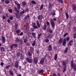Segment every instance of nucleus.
Listing matches in <instances>:
<instances>
[{"label": "nucleus", "mask_w": 76, "mask_h": 76, "mask_svg": "<svg viewBox=\"0 0 76 76\" xmlns=\"http://www.w3.org/2000/svg\"><path fill=\"white\" fill-rule=\"evenodd\" d=\"M48 50L49 51H51L52 50V47L51 46V45H49L48 46Z\"/></svg>", "instance_id": "393cba45"}, {"label": "nucleus", "mask_w": 76, "mask_h": 76, "mask_svg": "<svg viewBox=\"0 0 76 76\" xmlns=\"http://www.w3.org/2000/svg\"><path fill=\"white\" fill-rule=\"evenodd\" d=\"M32 36H33V38L35 39H36V34H35V33H32Z\"/></svg>", "instance_id": "a878e982"}, {"label": "nucleus", "mask_w": 76, "mask_h": 76, "mask_svg": "<svg viewBox=\"0 0 76 76\" xmlns=\"http://www.w3.org/2000/svg\"><path fill=\"white\" fill-rule=\"evenodd\" d=\"M2 42L4 44L5 43V42H6V39H5V37H4V36L2 37Z\"/></svg>", "instance_id": "4468645a"}, {"label": "nucleus", "mask_w": 76, "mask_h": 76, "mask_svg": "<svg viewBox=\"0 0 76 76\" xmlns=\"http://www.w3.org/2000/svg\"><path fill=\"white\" fill-rule=\"evenodd\" d=\"M27 18H30V15H26V16H25V17H24V19L25 20H27Z\"/></svg>", "instance_id": "2eb2a0df"}, {"label": "nucleus", "mask_w": 76, "mask_h": 76, "mask_svg": "<svg viewBox=\"0 0 76 76\" xmlns=\"http://www.w3.org/2000/svg\"><path fill=\"white\" fill-rule=\"evenodd\" d=\"M41 33H40L39 34H38V39H39V38L41 37Z\"/></svg>", "instance_id": "c9c22d12"}, {"label": "nucleus", "mask_w": 76, "mask_h": 76, "mask_svg": "<svg viewBox=\"0 0 76 76\" xmlns=\"http://www.w3.org/2000/svg\"><path fill=\"white\" fill-rule=\"evenodd\" d=\"M50 22L51 26L52 27V28H55V23H54V21L53 20H51Z\"/></svg>", "instance_id": "39448f33"}, {"label": "nucleus", "mask_w": 76, "mask_h": 76, "mask_svg": "<svg viewBox=\"0 0 76 76\" xmlns=\"http://www.w3.org/2000/svg\"><path fill=\"white\" fill-rule=\"evenodd\" d=\"M15 41L17 43H19V42H20V39H18V37L16 39Z\"/></svg>", "instance_id": "473e14b6"}, {"label": "nucleus", "mask_w": 76, "mask_h": 76, "mask_svg": "<svg viewBox=\"0 0 76 76\" xmlns=\"http://www.w3.org/2000/svg\"><path fill=\"white\" fill-rule=\"evenodd\" d=\"M28 41V38L24 39V43L25 42H26Z\"/></svg>", "instance_id": "3c124183"}, {"label": "nucleus", "mask_w": 76, "mask_h": 76, "mask_svg": "<svg viewBox=\"0 0 76 76\" xmlns=\"http://www.w3.org/2000/svg\"><path fill=\"white\" fill-rule=\"evenodd\" d=\"M25 12H24L23 11L21 12L19 14V16H22L23 15V13H24Z\"/></svg>", "instance_id": "7c9ffc66"}, {"label": "nucleus", "mask_w": 76, "mask_h": 76, "mask_svg": "<svg viewBox=\"0 0 76 76\" xmlns=\"http://www.w3.org/2000/svg\"><path fill=\"white\" fill-rule=\"evenodd\" d=\"M35 42H36L35 40H34L33 41V43L32 44V45L33 47H34V46L35 45Z\"/></svg>", "instance_id": "ea45409f"}, {"label": "nucleus", "mask_w": 76, "mask_h": 76, "mask_svg": "<svg viewBox=\"0 0 76 76\" xmlns=\"http://www.w3.org/2000/svg\"><path fill=\"white\" fill-rule=\"evenodd\" d=\"M38 60V59L37 58V57H36L34 58V64H37V60Z\"/></svg>", "instance_id": "1a4fd4ad"}, {"label": "nucleus", "mask_w": 76, "mask_h": 76, "mask_svg": "<svg viewBox=\"0 0 76 76\" xmlns=\"http://www.w3.org/2000/svg\"><path fill=\"white\" fill-rule=\"evenodd\" d=\"M30 43L29 42H27L26 44L27 46H29L30 45Z\"/></svg>", "instance_id": "0e129e2a"}, {"label": "nucleus", "mask_w": 76, "mask_h": 76, "mask_svg": "<svg viewBox=\"0 0 76 76\" xmlns=\"http://www.w3.org/2000/svg\"><path fill=\"white\" fill-rule=\"evenodd\" d=\"M53 4H51L50 3H49V8L48 9L50 10H51L52 9H53Z\"/></svg>", "instance_id": "9d476101"}, {"label": "nucleus", "mask_w": 76, "mask_h": 76, "mask_svg": "<svg viewBox=\"0 0 76 76\" xmlns=\"http://www.w3.org/2000/svg\"><path fill=\"white\" fill-rule=\"evenodd\" d=\"M66 44V39H64L62 41V45H65Z\"/></svg>", "instance_id": "f3484780"}, {"label": "nucleus", "mask_w": 76, "mask_h": 76, "mask_svg": "<svg viewBox=\"0 0 76 76\" xmlns=\"http://www.w3.org/2000/svg\"><path fill=\"white\" fill-rule=\"evenodd\" d=\"M26 28L27 29V28H28V26H29V24H28V23H26Z\"/></svg>", "instance_id": "de8ad7c7"}, {"label": "nucleus", "mask_w": 76, "mask_h": 76, "mask_svg": "<svg viewBox=\"0 0 76 76\" xmlns=\"http://www.w3.org/2000/svg\"><path fill=\"white\" fill-rule=\"evenodd\" d=\"M15 32L16 34L18 35V34H20V33L21 32V31L20 30H17L15 31Z\"/></svg>", "instance_id": "5701e85b"}, {"label": "nucleus", "mask_w": 76, "mask_h": 76, "mask_svg": "<svg viewBox=\"0 0 76 76\" xmlns=\"http://www.w3.org/2000/svg\"><path fill=\"white\" fill-rule=\"evenodd\" d=\"M39 73H44V70L41 69L39 71Z\"/></svg>", "instance_id": "09e8293b"}, {"label": "nucleus", "mask_w": 76, "mask_h": 76, "mask_svg": "<svg viewBox=\"0 0 76 76\" xmlns=\"http://www.w3.org/2000/svg\"><path fill=\"white\" fill-rule=\"evenodd\" d=\"M12 45L14 47H15V48H16L18 47V45L16 44H13Z\"/></svg>", "instance_id": "c03bdc74"}, {"label": "nucleus", "mask_w": 76, "mask_h": 76, "mask_svg": "<svg viewBox=\"0 0 76 76\" xmlns=\"http://www.w3.org/2000/svg\"><path fill=\"white\" fill-rule=\"evenodd\" d=\"M20 55V53H17V54H16V57H19Z\"/></svg>", "instance_id": "13d9d810"}, {"label": "nucleus", "mask_w": 76, "mask_h": 76, "mask_svg": "<svg viewBox=\"0 0 76 76\" xmlns=\"http://www.w3.org/2000/svg\"><path fill=\"white\" fill-rule=\"evenodd\" d=\"M66 39L67 41H69V39H70V38H69V37H67L66 38Z\"/></svg>", "instance_id": "69168bd1"}, {"label": "nucleus", "mask_w": 76, "mask_h": 76, "mask_svg": "<svg viewBox=\"0 0 76 76\" xmlns=\"http://www.w3.org/2000/svg\"><path fill=\"white\" fill-rule=\"evenodd\" d=\"M44 61L43 59H42L39 62V63L40 64H44Z\"/></svg>", "instance_id": "c85d7f7f"}, {"label": "nucleus", "mask_w": 76, "mask_h": 76, "mask_svg": "<svg viewBox=\"0 0 76 76\" xmlns=\"http://www.w3.org/2000/svg\"><path fill=\"white\" fill-rule=\"evenodd\" d=\"M57 58V54L56 53L55 55L54 60H56Z\"/></svg>", "instance_id": "f704fd0d"}, {"label": "nucleus", "mask_w": 76, "mask_h": 76, "mask_svg": "<svg viewBox=\"0 0 76 76\" xmlns=\"http://www.w3.org/2000/svg\"><path fill=\"white\" fill-rule=\"evenodd\" d=\"M20 58L21 60H23V55L22 53L20 54Z\"/></svg>", "instance_id": "cd10ccee"}, {"label": "nucleus", "mask_w": 76, "mask_h": 76, "mask_svg": "<svg viewBox=\"0 0 76 76\" xmlns=\"http://www.w3.org/2000/svg\"><path fill=\"white\" fill-rule=\"evenodd\" d=\"M73 61L71 60V67L72 68H73L75 71H76V64H74Z\"/></svg>", "instance_id": "20e7f679"}, {"label": "nucleus", "mask_w": 76, "mask_h": 76, "mask_svg": "<svg viewBox=\"0 0 76 76\" xmlns=\"http://www.w3.org/2000/svg\"><path fill=\"white\" fill-rule=\"evenodd\" d=\"M22 5L23 7H25V6L26 5V3L25 1H24L22 3Z\"/></svg>", "instance_id": "412c9836"}, {"label": "nucleus", "mask_w": 76, "mask_h": 76, "mask_svg": "<svg viewBox=\"0 0 76 76\" xmlns=\"http://www.w3.org/2000/svg\"><path fill=\"white\" fill-rule=\"evenodd\" d=\"M20 41V45H22V44H23V40H21Z\"/></svg>", "instance_id": "6e6d98bb"}, {"label": "nucleus", "mask_w": 76, "mask_h": 76, "mask_svg": "<svg viewBox=\"0 0 76 76\" xmlns=\"http://www.w3.org/2000/svg\"><path fill=\"white\" fill-rule=\"evenodd\" d=\"M46 57H47V56L45 55L43 58H42V59H43L44 61L46 59Z\"/></svg>", "instance_id": "5fc2aeb1"}, {"label": "nucleus", "mask_w": 76, "mask_h": 76, "mask_svg": "<svg viewBox=\"0 0 76 76\" xmlns=\"http://www.w3.org/2000/svg\"><path fill=\"white\" fill-rule=\"evenodd\" d=\"M1 50L2 52L5 51V50H4V47H1Z\"/></svg>", "instance_id": "58836bf2"}, {"label": "nucleus", "mask_w": 76, "mask_h": 76, "mask_svg": "<svg viewBox=\"0 0 76 76\" xmlns=\"http://www.w3.org/2000/svg\"><path fill=\"white\" fill-rule=\"evenodd\" d=\"M16 6L17 10H20V4H19L16 5Z\"/></svg>", "instance_id": "6ab92c4d"}, {"label": "nucleus", "mask_w": 76, "mask_h": 76, "mask_svg": "<svg viewBox=\"0 0 76 76\" xmlns=\"http://www.w3.org/2000/svg\"><path fill=\"white\" fill-rule=\"evenodd\" d=\"M43 18V16L42 15H39L38 17V19H42Z\"/></svg>", "instance_id": "dca6fc26"}, {"label": "nucleus", "mask_w": 76, "mask_h": 76, "mask_svg": "<svg viewBox=\"0 0 76 76\" xmlns=\"http://www.w3.org/2000/svg\"><path fill=\"white\" fill-rule=\"evenodd\" d=\"M13 47L14 46H13V44L10 46V48L11 50H12V49H13Z\"/></svg>", "instance_id": "4d7b16f0"}, {"label": "nucleus", "mask_w": 76, "mask_h": 76, "mask_svg": "<svg viewBox=\"0 0 76 76\" xmlns=\"http://www.w3.org/2000/svg\"><path fill=\"white\" fill-rule=\"evenodd\" d=\"M13 19V16H11L10 17H9V19L10 20H12Z\"/></svg>", "instance_id": "a18cd8bd"}, {"label": "nucleus", "mask_w": 76, "mask_h": 76, "mask_svg": "<svg viewBox=\"0 0 76 76\" xmlns=\"http://www.w3.org/2000/svg\"><path fill=\"white\" fill-rule=\"evenodd\" d=\"M69 63V60L67 59H66L62 63V65L64 66V67L63 68V72H64L66 70V68H67V64Z\"/></svg>", "instance_id": "f03ea898"}, {"label": "nucleus", "mask_w": 76, "mask_h": 76, "mask_svg": "<svg viewBox=\"0 0 76 76\" xmlns=\"http://www.w3.org/2000/svg\"><path fill=\"white\" fill-rule=\"evenodd\" d=\"M63 41V39L61 38H60L58 42L59 44H61L62 43V41Z\"/></svg>", "instance_id": "aec40b11"}, {"label": "nucleus", "mask_w": 76, "mask_h": 76, "mask_svg": "<svg viewBox=\"0 0 76 76\" xmlns=\"http://www.w3.org/2000/svg\"><path fill=\"white\" fill-rule=\"evenodd\" d=\"M67 50H68V48L66 47L64 50V53L65 54L67 52Z\"/></svg>", "instance_id": "a19ab883"}, {"label": "nucleus", "mask_w": 76, "mask_h": 76, "mask_svg": "<svg viewBox=\"0 0 76 76\" xmlns=\"http://www.w3.org/2000/svg\"><path fill=\"white\" fill-rule=\"evenodd\" d=\"M72 42H73V40H70L69 42V45H70V46H72Z\"/></svg>", "instance_id": "2f4dec72"}, {"label": "nucleus", "mask_w": 76, "mask_h": 76, "mask_svg": "<svg viewBox=\"0 0 76 76\" xmlns=\"http://www.w3.org/2000/svg\"><path fill=\"white\" fill-rule=\"evenodd\" d=\"M26 60L29 63H31L32 62V59H30L28 58H26Z\"/></svg>", "instance_id": "0eeeda50"}, {"label": "nucleus", "mask_w": 76, "mask_h": 76, "mask_svg": "<svg viewBox=\"0 0 76 76\" xmlns=\"http://www.w3.org/2000/svg\"><path fill=\"white\" fill-rule=\"evenodd\" d=\"M57 1H59V2L61 3V4H63V1L62 0H57Z\"/></svg>", "instance_id": "49530a36"}, {"label": "nucleus", "mask_w": 76, "mask_h": 76, "mask_svg": "<svg viewBox=\"0 0 76 76\" xmlns=\"http://www.w3.org/2000/svg\"><path fill=\"white\" fill-rule=\"evenodd\" d=\"M14 9L15 10V11L16 12L15 13V15L16 17V18L18 19H20V17H19V11L17 9V8H16V7H14Z\"/></svg>", "instance_id": "7ed1b4c3"}, {"label": "nucleus", "mask_w": 76, "mask_h": 76, "mask_svg": "<svg viewBox=\"0 0 76 76\" xmlns=\"http://www.w3.org/2000/svg\"><path fill=\"white\" fill-rule=\"evenodd\" d=\"M37 3L35 1H31L30 3V5L31 6H33V4H36Z\"/></svg>", "instance_id": "423d86ee"}, {"label": "nucleus", "mask_w": 76, "mask_h": 76, "mask_svg": "<svg viewBox=\"0 0 76 76\" xmlns=\"http://www.w3.org/2000/svg\"><path fill=\"white\" fill-rule=\"evenodd\" d=\"M11 66V65H10V64L7 66H6L5 67V69H9V68H10Z\"/></svg>", "instance_id": "4c0bfd02"}, {"label": "nucleus", "mask_w": 76, "mask_h": 76, "mask_svg": "<svg viewBox=\"0 0 76 76\" xmlns=\"http://www.w3.org/2000/svg\"><path fill=\"white\" fill-rule=\"evenodd\" d=\"M18 24H17V23H15V30H17V29H18Z\"/></svg>", "instance_id": "72a5a7b5"}, {"label": "nucleus", "mask_w": 76, "mask_h": 76, "mask_svg": "<svg viewBox=\"0 0 76 76\" xmlns=\"http://www.w3.org/2000/svg\"><path fill=\"white\" fill-rule=\"evenodd\" d=\"M46 38L47 39H51L52 38V35L51 34H50L48 36H47Z\"/></svg>", "instance_id": "4be33fe9"}, {"label": "nucleus", "mask_w": 76, "mask_h": 76, "mask_svg": "<svg viewBox=\"0 0 76 76\" xmlns=\"http://www.w3.org/2000/svg\"><path fill=\"white\" fill-rule=\"evenodd\" d=\"M52 76H57V75L55 73H54L52 75Z\"/></svg>", "instance_id": "338daca9"}, {"label": "nucleus", "mask_w": 76, "mask_h": 76, "mask_svg": "<svg viewBox=\"0 0 76 76\" xmlns=\"http://www.w3.org/2000/svg\"><path fill=\"white\" fill-rule=\"evenodd\" d=\"M67 34H68V33H65L63 35V37H66V35H67Z\"/></svg>", "instance_id": "052dcab7"}, {"label": "nucleus", "mask_w": 76, "mask_h": 76, "mask_svg": "<svg viewBox=\"0 0 76 76\" xmlns=\"http://www.w3.org/2000/svg\"><path fill=\"white\" fill-rule=\"evenodd\" d=\"M44 7V5L43 4H41L40 7L39 8V10H42L43 9V7Z\"/></svg>", "instance_id": "e433bc0d"}, {"label": "nucleus", "mask_w": 76, "mask_h": 76, "mask_svg": "<svg viewBox=\"0 0 76 76\" xmlns=\"http://www.w3.org/2000/svg\"><path fill=\"white\" fill-rule=\"evenodd\" d=\"M27 54L29 57H31L32 56V54L31 52L28 51L27 52Z\"/></svg>", "instance_id": "a211bd4d"}, {"label": "nucleus", "mask_w": 76, "mask_h": 76, "mask_svg": "<svg viewBox=\"0 0 76 76\" xmlns=\"http://www.w3.org/2000/svg\"><path fill=\"white\" fill-rule=\"evenodd\" d=\"M34 48L32 46H31L30 47V52L32 54H33V53L34 52Z\"/></svg>", "instance_id": "6e6552de"}, {"label": "nucleus", "mask_w": 76, "mask_h": 76, "mask_svg": "<svg viewBox=\"0 0 76 76\" xmlns=\"http://www.w3.org/2000/svg\"><path fill=\"white\" fill-rule=\"evenodd\" d=\"M9 73L11 76H13V71L12 70H10L9 71Z\"/></svg>", "instance_id": "ddd939ff"}, {"label": "nucleus", "mask_w": 76, "mask_h": 76, "mask_svg": "<svg viewBox=\"0 0 76 76\" xmlns=\"http://www.w3.org/2000/svg\"><path fill=\"white\" fill-rule=\"evenodd\" d=\"M5 3H6V4H9V3H10V1L9 0H6L5 1Z\"/></svg>", "instance_id": "37998d69"}, {"label": "nucleus", "mask_w": 76, "mask_h": 76, "mask_svg": "<svg viewBox=\"0 0 76 76\" xmlns=\"http://www.w3.org/2000/svg\"><path fill=\"white\" fill-rule=\"evenodd\" d=\"M14 3H15V4H17H17H19V3H18V2L17 1H14Z\"/></svg>", "instance_id": "e2e57ef3"}, {"label": "nucleus", "mask_w": 76, "mask_h": 76, "mask_svg": "<svg viewBox=\"0 0 76 76\" xmlns=\"http://www.w3.org/2000/svg\"><path fill=\"white\" fill-rule=\"evenodd\" d=\"M18 63H19L18 62H17V61H16L15 62V68H18V67H19V64H18Z\"/></svg>", "instance_id": "f8f14e48"}, {"label": "nucleus", "mask_w": 76, "mask_h": 76, "mask_svg": "<svg viewBox=\"0 0 76 76\" xmlns=\"http://www.w3.org/2000/svg\"><path fill=\"white\" fill-rule=\"evenodd\" d=\"M8 11L10 13H12V10L11 9H9L8 10Z\"/></svg>", "instance_id": "603ef678"}, {"label": "nucleus", "mask_w": 76, "mask_h": 76, "mask_svg": "<svg viewBox=\"0 0 76 76\" xmlns=\"http://www.w3.org/2000/svg\"><path fill=\"white\" fill-rule=\"evenodd\" d=\"M43 29L44 31H45V30L47 29V24H45L44 25L43 27Z\"/></svg>", "instance_id": "bb28decb"}, {"label": "nucleus", "mask_w": 76, "mask_h": 76, "mask_svg": "<svg viewBox=\"0 0 76 76\" xmlns=\"http://www.w3.org/2000/svg\"><path fill=\"white\" fill-rule=\"evenodd\" d=\"M51 15H53V16H55L56 15V13L55 12H52Z\"/></svg>", "instance_id": "bf43d9fd"}, {"label": "nucleus", "mask_w": 76, "mask_h": 76, "mask_svg": "<svg viewBox=\"0 0 76 76\" xmlns=\"http://www.w3.org/2000/svg\"><path fill=\"white\" fill-rule=\"evenodd\" d=\"M45 42L46 43H48V42H49V39H46L45 40Z\"/></svg>", "instance_id": "8fccbe9b"}, {"label": "nucleus", "mask_w": 76, "mask_h": 76, "mask_svg": "<svg viewBox=\"0 0 76 76\" xmlns=\"http://www.w3.org/2000/svg\"><path fill=\"white\" fill-rule=\"evenodd\" d=\"M47 32H50V34H52L53 33V31H52V30L51 29V28H50V27L48 28Z\"/></svg>", "instance_id": "9b49d317"}, {"label": "nucleus", "mask_w": 76, "mask_h": 76, "mask_svg": "<svg viewBox=\"0 0 76 76\" xmlns=\"http://www.w3.org/2000/svg\"><path fill=\"white\" fill-rule=\"evenodd\" d=\"M65 15L66 16V18L67 19L69 18V15H68V13L67 12H65Z\"/></svg>", "instance_id": "79ce46f5"}, {"label": "nucleus", "mask_w": 76, "mask_h": 76, "mask_svg": "<svg viewBox=\"0 0 76 76\" xmlns=\"http://www.w3.org/2000/svg\"><path fill=\"white\" fill-rule=\"evenodd\" d=\"M73 35H74L73 38H76V33H75Z\"/></svg>", "instance_id": "680f3d73"}, {"label": "nucleus", "mask_w": 76, "mask_h": 76, "mask_svg": "<svg viewBox=\"0 0 76 76\" xmlns=\"http://www.w3.org/2000/svg\"><path fill=\"white\" fill-rule=\"evenodd\" d=\"M57 75L58 76H61L60 74V73H59V72H57Z\"/></svg>", "instance_id": "774afa93"}, {"label": "nucleus", "mask_w": 76, "mask_h": 76, "mask_svg": "<svg viewBox=\"0 0 76 76\" xmlns=\"http://www.w3.org/2000/svg\"><path fill=\"white\" fill-rule=\"evenodd\" d=\"M23 11L24 12V13H28L29 12V9L28 8H26L25 10H23Z\"/></svg>", "instance_id": "c756f323"}, {"label": "nucleus", "mask_w": 76, "mask_h": 76, "mask_svg": "<svg viewBox=\"0 0 76 76\" xmlns=\"http://www.w3.org/2000/svg\"><path fill=\"white\" fill-rule=\"evenodd\" d=\"M36 23L37 26L36 25V23H33L32 22V26L33 27V28H34L35 29H38V28H40V26H41L40 24H39V22L38 20L36 21Z\"/></svg>", "instance_id": "f257e3e1"}, {"label": "nucleus", "mask_w": 76, "mask_h": 76, "mask_svg": "<svg viewBox=\"0 0 76 76\" xmlns=\"http://www.w3.org/2000/svg\"><path fill=\"white\" fill-rule=\"evenodd\" d=\"M72 9L74 11L76 10V6L74 4H73L72 5Z\"/></svg>", "instance_id": "b1692460"}, {"label": "nucleus", "mask_w": 76, "mask_h": 76, "mask_svg": "<svg viewBox=\"0 0 76 76\" xmlns=\"http://www.w3.org/2000/svg\"><path fill=\"white\" fill-rule=\"evenodd\" d=\"M7 22L8 23H11V21L10 20V19H7Z\"/></svg>", "instance_id": "864d4df0"}]
</instances>
